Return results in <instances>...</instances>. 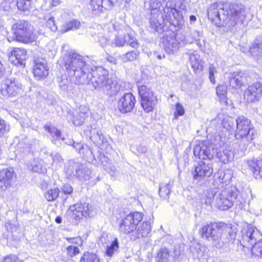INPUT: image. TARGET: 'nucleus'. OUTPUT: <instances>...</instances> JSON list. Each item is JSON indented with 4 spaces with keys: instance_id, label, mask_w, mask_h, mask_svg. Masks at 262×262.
I'll return each instance as SVG.
<instances>
[{
    "instance_id": "14",
    "label": "nucleus",
    "mask_w": 262,
    "mask_h": 262,
    "mask_svg": "<svg viewBox=\"0 0 262 262\" xmlns=\"http://www.w3.org/2000/svg\"><path fill=\"white\" fill-rule=\"evenodd\" d=\"M245 18V8L241 3L236 1L230 5V26L243 24Z\"/></svg>"
},
{
    "instance_id": "32",
    "label": "nucleus",
    "mask_w": 262,
    "mask_h": 262,
    "mask_svg": "<svg viewBox=\"0 0 262 262\" xmlns=\"http://www.w3.org/2000/svg\"><path fill=\"white\" fill-rule=\"evenodd\" d=\"M252 56L258 58L262 55V40L256 39L250 49Z\"/></svg>"
},
{
    "instance_id": "48",
    "label": "nucleus",
    "mask_w": 262,
    "mask_h": 262,
    "mask_svg": "<svg viewBox=\"0 0 262 262\" xmlns=\"http://www.w3.org/2000/svg\"><path fill=\"white\" fill-rule=\"evenodd\" d=\"M202 33L201 32L194 30L192 31L190 34V37L192 38V40L190 41V42L195 41L196 42V44L200 47H202V44L200 42V37L202 36Z\"/></svg>"
},
{
    "instance_id": "13",
    "label": "nucleus",
    "mask_w": 262,
    "mask_h": 262,
    "mask_svg": "<svg viewBox=\"0 0 262 262\" xmlns=\"http://www.w3.org/2000/svg\"><path fill=\"white\" fill-rule=\"evenodd\" d=\"M116 108L122 113L132 112L136 102L135 97L131 93H125L123 95L117 96Z\"/></svg>"
},
{
    "instance_id": "12",
    "label": "nucleus",
    "mask_w": 262,
    "mask_h": 262,
    "mask_svg": "<svg viewBox=\"0 0 262 262\" xmlns=\"http://www.w3.org/2000/svg\"><path fill=\"white\" fill-rule=\"evenodd\" d=\"M138 93L141 98V104L146 113L152 112L158 103L157 96L146 85L138 86Z\"/></svg>"
},
{
    "instance_id": "33",
    "label": "nucleus",
    "mask_w": 262,
    "mask_h": 262,
    "mask_svg": "<svg viewBox=\"0 0 262 262\" xmlns=\"http://www.w3.org/2000/svg\"><path fill=\"white\" fill-rule=\"evenodd\" d=\"M189 60L192 68L194 70H202L203 64L202 60L200 59V55L194 52L191 54L189 56Z\"/></svg>"
},
{
    "instance_id": "22",
    "label": "nucleus",
    "mask_w": 262,
    "mask_h": 262,
    "mask_svg": "<svg viewBox=\"0 0 262 262\" xmlns=\"http://www.w3.org/2000/svg\"><path fill=\"white\" fill-rule=\"evenodd\" d=\"M163 43L165 51L169 54L176 52L180 46V42L177 40L176 34L173 33L165 36Z\"/></svg>"
},
{
    "instance_id": "21",
    "label": "nucleus",
    "mask_w": 262,
    "mask_h": 262,
    "mask_svg": "<svg viewBox=\"0 0 262 262\" xmlns=\"http://www.w3.org/2000/svg\"><path fill=\"white\" fill-rule=\"evenodd\" d=\"M124 83L122 81L110 78L102 90L109 96H112L123 91L124 90Z\"/></svg>"
},
{
    "instance_id": "2",
    "label": "nucleus",
    "mask_w": 262,
    "mask_h": 262,
    "mask_svg": "<svg viewBox=\"0 0 262 262\" xmlns=\"http://www.w3.org/2000/svg\"><path fill=\"white\" fill-rule=\"evenodd\" d=\"M150 17L149 19L150 28L159 33H162L166 31L167 27H166V24L169 23L170 25H172L181 29L183 25H176L174 23V19L170 14H167L161 10L160 8H151Z\"/></svg>"
},
{
    "instance_id": "47",
    "label": "nucleus",
    "mask_w": 262,
    "mask_h": 262,
    "mask_svg": "<svg viewBox=\"0 0 262 262\" xmlns=\"http://www.w3.org/2000/svg\"><path fill=\"white\" fill-rule=\"evenodd\" d=\"M85 118V114L82 112H79L74 115L73 118V123L76 126L82 125Z\"/></svg>"
},
{
    "instance_id": "3",
    "label": "nucleus",
    "mask_w": 262,
    "mask_h": 262,
    "mask_svg": "<svg viewBox=\"0 0 262 262\" xmlns=\"http://www.w3.org/2000/svg\"><path fill=\"white\" fill-rule=\"evenodd\" d=\"M241 232L242 239H238L237 244L239 242L241 246L249 249L255 248L262 254V235L260 232L255 228L247 226Z\"/></svg>"
},
{
    "instance_id": "53",
    "label": "nucleus",
    "mask_w": 262,
    "mask_h": 262,
    "mask_svg": "<svg viewBox=\"0 0 262 262\" xmlns=\"http://www.w3.org/2000/svg\"><path fill=\"white\" fill-rule=\"evenodd\" d=\"M67 250L68 255L70 257L76 256L80 252L78 247L75 245H70L68 246Z\"/></svg>"
},
{
    "instance_id": "54",
    "label": "nucleus",
    "mask_w": 262,
    "mask_h": 262,
    "mask_svg": "<svg viewBox=\"0 0 262 262\" xmlns=\"http://www.w3.org/2000/svg\"><path fill=\"white\" fill-rule=\"evenodd\" d=\"M127 38L128 40H126V43L129 45L130 47L134 48H137L139 46V43L137 39L134 37L131 33L127 34Z\"/></svg>"
},
{
    "instance_id": "55",
    "label": "nucleus",
    "mask_w": 262,
    "mask_h": 262,
    "mask_svg": "<svg viewBox=\"0 0 262 262\" xmlns=\"http://www.w3.org/2000/svg\"><path fill=\"white\" fill-rule=\"evenodd\" d=\"M126 42V40L123 39V37L121 35L118 34L113 43L116 47H122Z\"/></svg>"
},
{
    "instance_id": "60",
    "label": "nucleus",
    "mask_w": 262,
    "mask_h": 262,
    "mask_svg": "<svg viewBox=\"0 0 262 262\" xmlns=\"http://www.w3.org/2000/svg\"><path fill=\"white\" fill-rule=\"evenodd\" d=\"M199 255L207 258L209 257L208 250L204 246H200L198 250Z\"/></svg>"
},
{
    "instance_id": "30",
    "label": "nucleus",
    "mask_w": 262,
    "mask_h": 262,
    "mask_svg": "<svg viewBox=\"0 0 262 262\" xmlns=\"http://www.w3.org/2000/svg\"><path fill=\"white\" fill-rule=\"evenodd\" d=\"M245 200L239 195V191L235 187H230V204L231 206H238L241 209L242 204L245 203Z\"/></svg>"
},
{
    "instance_id": "62",
    "label": "nucleus",
    "mask_w": 262,
    "mask_h": 262,
    "mask_svg": "<svg viewBox=\"0 0 262 262\" xmlns=\"http://www.w3.org/2000/svg\"><path fill=\"white\" fill-rule=\"evenodd\" d=\"M9 129L4 120L0 118V137Z\"/></svg>"
},
{
    "instance_id": "18",
    "label": "nucleus",
    "mask_w": 262,
    "mask_h": 262,
    "mask_svg": "<svg viewBox=\"0 0 262 262\" xmlns=\"http://www.w3.org/2000/svg\"><path fill=\"white\" fill-rule=\"evenodd\" d=\"M262 95V84L256 82L248 86L244 91V99L247 102L258 100Z\"/></svg>"
},
{
    "instance_id": "10",
    "label": "nucleus",
    "mask_w": 262,
    "mask_h": 262,
    "mask_svg": "<svg viewBox=\"0 0 262 262\" xmlns=\"http://www.w3.org/2000/svg\"><path fill=\"white\" fill-rule=\"evenodd\" d=\"M88 81L85 84H89L90 82L95 89L103 90L105 84L110 78H108V73L102 67H96L95 70L91 68L90 72H87Z\"/></svg>"
},
{
    "instance_id": "25",
    "label": "nucleus",
    "mask_w": 262,
    "mask_h": 262,
    "mask_svg": "<svg viewBox=\"0 0 262 262\" xmlns=\"http://www.w3.org/2000/svg\"><path fill=\"white\" fill-rule=\"evenodd\" d=\"M26 59V51L20 48H15L9 57L11 62L15 65H25Z\"/></svg>"
},
{
    "instance_id": "35",
    "label": "nucleus",
    "mask_w": 262,
    "mask_h": 262,
    "mask_svg": "<svg viewBox=\"0 0 262 262\" xmlns=\"http://www.w3.org/2000/svg\"><path fill=\"white\" fill-rule=\"evenodd\" d=\"M171 185L169 182L168 183H162L159 186V193L162 199H167L169 197L170 192Z\"/></svg>"
},
{
    "instance_id": "64",
    "label": "nucleus",
    "mask_w": 262,
    "mask_h": 262,
    "mask_svg": "<svg viewBox=\"0 0 262 262\" xmlns=\"http://www.w3.org/2000/svg\"><path fill=\"white\" fill-rule=\"evenodd\" d=\"M4 262H20L15 255H10L5 257Z\"/></svg>"
},
{
    "instance_id": "6",
    "label": "nucleus",
    "mask_w": 262,
    "mask_h": 262,
    "mask_svg": "<svg viewBox=\"0 0 262 262\" xmlns=\"http://www.w3.org/2000/svg\"><path fill=\"white\" fill-rule=\"evenodd\" d=\"M229 6L227 3L219 2L211 4L208 9V17L217 27L224 26L229 23Z\"/></svg>"
},
{
    "instance_id": "7",
    "label": "nucleus",
    "mask_w": 262,
    "mask_h": 262,
    "mask_svg": "<svg viewBox=\"0 0 262 262\" xmlns=\"http://www.w3.org/2000/svg\"><path fill=\"white\" fill-rule=\"evenodd\" d=\"M181 3V0H149V2L150 8H160L162 7L164 13L170 14L173 18H176L174 24L183 25V16L176 9L177 6Z\"/></svg>"
},
{
    "instance_id": "45",
    "label": "nucleus",
    "mask_w": 262,
    "mask_h": 262,
    "mask_svg": "<svg viewBox=\"0 0 262 262\" xmlns=\"http://www.w3.org/2000/svg\"><path fill=\"white\" fill-rule=\"evenodd\" d=\"M139 54L138 51L133 50L123 55L122 59L124 62L134 61L138 57Z\"/></svg>"
},
{
    "instance_id": "29",
    "label": "nucleus",
    "mask_w": 262,
    "mask_h": 262,
    "mask_svg": "<svg viewBox=\"0 0 262 262\" xmlns=\"http://www.w3.org/2000/svg\"><path fill=\"white\" fill-rule=\"evenodd\" d=\"M246 76L242 72L238 73H233L232 74V78L230 77V86L236 89V93L241 92V87L245 82Z\"/></svg>"
},
{
    "instance_id": "36",
    "label": "nucleus",
    "mask_w": 262,
    "mask_h": 262,
    "mask_svg": "<svg viewBox=\"0 0 262 262\" xmlns=\"http://www.w3.org/2000/svg\"><path fill=\"white\" fill-rule=\"evenodd\" d=\"M216 94L220 98V101L227 104V87L225 85H219L216 88Z\"/></svg>"
},
{
    "instance_id": "37",
    "label": "nucleus",
    "mask_w": 262,
    "mask_h": 262,
    "mask_svg": "<svg viewBox=\"0 0 262 262\" xmlns=\"http://www.w3.org/2000/svg\"><path fill=\"white\" fill-rule=\"evenodd\" d=\"M80 25L81 23L79 21L76 19H72L65 23L61 31L63 32H66L70 30H77Z\"/></svg>"
},
{
    "instance_id": "50",
    "label": "nucleus",
    "mask_w": 262,
    "mask_h": 262,
    "mask_svg": "<svg viewBox=\"0 0 262 262\" xmlns=\"http://www.w3.org/2000/svg\"><path fill=\"white\" fill-rule=\"evenodd\" d=\"M81 155H82L83 158L88 161H92L95 159L92 150L87 145H85L84 150L82 151Z\"/></svg>"
},
{
    "instance_id": "11",
    "label": "nucleus",
    "mask_w": 262,
    "mask_h": 262,
    "mask_svg": "<svg viewBox=\"0 0 262 262\" xmlns=\"http://www.w3.org/2000/svg\"><path fill=\"white\" fill-rule=\"evenodd\" d=\"M67 175L72 179H77L84 182L90 178L91 171L85 165L70 161L67 169Z\"/></svg>"
},
{
    "instance_id": "52",
    "label": "nucleus",
    "mask_w": 262,
    "mask_h": 262,
    "mask_svg": "<svg viewBox=\"0 0 262 262\" xmlns=\"http://www.w3.org/2000/svg\"><path fill=\"white\" fill-rule=\"evenodd\" d=\"M110 40V37L106 36L105 34L99 33L98 36V42L102 47L108 45Z\"/></svg>"
},
{
    "instance_id": "31",
    "label": "nucleus",
    "mask_w": 262,
    "mask_h": 262,
    "mask_svg": "<svg viewBox=\"0 0 262 262\" xmlns=\"http://www.w3.org/2000/svg\"><path fill=\"white\" fill-rule=\"evenodd\" d=\"M171 255L169 249L164 247L160 248L155 256L156 262H170Z\"/></svg>"
},
{
    "instance_id": "20",
    "label": "nucleus",
    "mask_w": 262,
    "mask_h": 262,
    "mask_svg": "<svg viewBox=\"0 0 262 262\" xmlns=\"http://www.w3.org/2000/svg\"><path fill=\"white\" fill-rule=\"evenodd\" d=\"M213 168L209 162L200 161L195 167L194 178L210 177L213 173Z\"/></svg>"
},
{
    "instance_id": "26",
    "label": "nucleus",
    "mask_w": 262,
    "mask_h": 262,
    "mask_svg": "<svg viewBox=\"0 0 262 262\" xmlns=\"http://www.w3.org/2000/svg\"><path fill=\"white\" fill-rule=\"evenodd\" d=\"M229 190L224 189L221 191L216 199V206L220 210H227L229 208Z\"/></svg>"
},
{
    "instance_id": "38",
    "label": "nucleus",
    "mask_w": 262,
    "mask_h": 262,
    "mask_svg": "<svg viewBox=\"0 0 262 262\" xmlns=\"http://www.w3.org/2000/svg\"><path fill=\"white\" fill-rule=\"evenodd\" d=\"M87 132V131H86ZM88 136L90 137V138L94 142H97L99 143L100 142H103L104 140V136L102 134H100L95 129H92L90 130L89 133H86Z\"/></svg>"
},
{
    "instance_id": "42",
    "label": "nucleus",
    "mask_w": 262,
    "mask_h": 262,
    "mask_svg": "<svg viewBox=\"0 0 262 262\" xmlns=\"http://www.w3.org/2000/svg\"><path fill=\"white\" fill-rule=\"evenodd\" d=\"M31 170L38 173L43 172V161L41 160L35 159L31 163Z\"/></svg>"
},
{
    "instance_id": "43",
    "label": "nucleus",
    "mask_w": 262,
    "mask_h": 262,
    "mask_svg": "<svg viewBox=\"0 0 262 262\" xmlns=\"http://www.w3.org/2000/svg\"><path fill=\"white\" fill-rule=\"evenodd\" d=\"M31 0H17V6L19 10L27 12L29 11L31 8Z\"/></svg>"
},
{
    "instance_id": "57",
    "label": "nucleus",
    "mask_w": 262,
    "mask_h": 262,
    "mask_svg": "<svg viewBox=\"0 0 262 262\" xmlns=\"http://www.w3.org/2000/svg\"><path fill=\"white\" fill-rule=\"evenodd\" d=\"M185 112L184 109L182 105L179 103H177L176 105V112L174 113V118L177 119L179 116H182Z\"/></svg>"
},
{
    "instance_id": "8",
    "label": "nucleus",
    "mask_w": 262,
    "mask_h": 262,
    "mask_svg": "<svg viewBox=\"0 0 262 262\" xmlns=\"http://www.w3.org/2000/svg\"><path fill=\"white\" fill-rule=\"evenodd\" d=\"M227 227L223 222L213 223L203 226L200 232L203 239L211 241L214 246L220 248L222 246L220 242L222 232Z\"/></svg>"
},
{
    "instance_id": "49",
    "label": "nucleus",
    "mask_w": 262,
    "mask_h": 262,
    "mask_svg": "<svg viewBox=\"0 0 262 262\" xmlns=\"http://www.w3.org/2000/svg\"><path fill=\"white\" fill-rule=\"evenodd\" d=\"M51 156L53 160V165H55L56 166H60L62 165L63 162V159L59 153H52L51 154Z\"/></svg>"
},
{
    "instance_id": "16",
    "label": "nucleus",
    "mask_w": 262,
    "mask_h": 262,
    "mask_svg": "<svg viewBox=\"0 0 262 262\" xmlns=\"http://www.w3.org/2000/svg\"><path fill=\"white\" fill-rule=\"evenodd\" d=\"M73 213L76 217L80 219L82 216L84 217H92L96 214L94 207L88 202H80L77 203L73 207Z\"/></svg>"
},
{
    "instance_id": "40",
    "label": "nucleus",
    "mask_w": 262,
    "mask_h": 262,
    "mask_svg": "<svg viewBox=\"0 0 262 262\" xmlns=\"http://www.w3.org/2000/svg\"><path fill=\"white\" fill-rule=\"evenodd\" d=\"M59 193V189L57 188H54L53 189L48 190L45 193L44 195L48 201H53L58 198Z\"/></svg>"
},
{
    "instance_id": "1",
    "label": "nucleus",
    "mask_w": 262,
    "mask_h": 262,
    "mask_svg": "<svg viewBox=\"0 0 262 262\" xmlns=\"http://www.w3.org/2000/svg\"><path fill=\"white\" fill-rule=\"evenodd\" d=\"M62 60L68 73L75 77V82L78 84H85L88 81L87 72L91 70L84 57L70 51L66 52Z\"/></svg>"
},
{
    "instance_id": "19",
    "label": "nucleus",
    "mask_w": 262,
    "mask_h": 262,
    "mask_svg": "<svg viewBox=\"0 0 262 262\" xmlns=\"http://www.w3.org/2000/svg\"><path fill=\"white\" fill-rule=\"evenodd\" d=\"M33 73L38 80L44 79L49 74L47 61L43 58H38L34 61Z\"/></svg>"
},
{
    "instance_id": "58",
    "label": "nucleus",
    "mask_w": 262,
    "mask_h": 262,
    "mask_svg": "<svg viewBox=\"0 0 262 262\" xmlns=\"http://www.w3.org/2000/svg\"><path fill=\"white\" fill-rule=\"evenodd\" d=\"M67 239L69 243L73 244L72 245L80 246L83 244V241L81 238L79 237L74 238H67Z\"/></svg>"
},
{
    "instance_id": "28",
    "label": "nucleus",
    "mask_w": 262,
    "mask_h": 262,
    "mask_svg": "<svg viewBox=\"0 0 262 262\" xmlns=\"http://www.w3.org/2000/svg\"><path fill=\"white\" fill-rule=\"evenodd\" d=\"M57 82L60 90L67 92L69 94H74L75 90L70 79L68 78L67 75H62L57 78Z\"/></svg>"
},
{
    "instance_id": "59",
    "label": "nucleus",
    "mask_w": 262,
    "mask_h": 262,
    "mask_svg": "<svg viewBox=\"0 0 262 262\" xmlns=\"http://www.w3.org/2000/svg\"><path fill=\"white\" fill-rule=\"evenodd\" d=\"M73 144V147L77 150H78L80 154H82V151L84 150L85 145H83L81 143L75 142L74 141H70L69 144Z\"/></svg>"
},
{
    "instance_id": "15",
    "label": "nucleus",
    "mask_w": 262,
    "mask_h": 262,
    "mask_svg": "<svg viewBox=\"0 0 262 262\" xmlns=\"http://www.w3.org/2000/svg\"><path fill=\"white\" fill-rule=\"evenodd\" d=\"M236 130L235 133V138L236 139H241L246 137L250 138L251 121L244 116H239L236 119Z\"/></svg>"
},
{
    "instance_id": "51",
    "label": "nucleus",
    "mask_w": 262,
    "mask_h": 262,
    "mask_svg": "<svg viewBox=\"0 0 262 262\" xmlns=\"http://www.w3.org/2000/svg\"><path fill=\"white\" fill-rule=\"evenodd\" d=\"M46 19H47L46 26L51 31L55 32L57 30V27L55 23L54 18L52 16H47Z\"/></svg>"
},
{
    "instance_id": "41",
    "label": "nucleus",
    "mask_w": 262,
    "mask_h": 262,
    "mask_svg": "<svg viewBox=\"0 0 262 262\" xmlns=\"http://www.w3.org/2000/svg\"><path fill=\"white\" fill-rule=\"evenodd\" d=\"M44 128L50 134L52 137L55 138L56 139L61 138V132L54 126L49 124H46L44 126Z\"/></svg>"
},
{
    "instance_id": "56",
    "label": "nucleus",
    "mask_w": 262,
    "mask_h": 262,
    "mask_svg": "<svg viewBox=\"0 0 262 262\" xmlns=\"http://www.w3.org/2000/svg\"><path fill=\"white\" fill-rule=\"evenodd\" d=\"M120 27V25L118 23L111 21L107 25L106 29L108 30V31L113 32V31H119Z\"/></svg>"
},
{
    "instance_id": "27",
    "label": "nucleus",
    "mask_w": 262,
    "mask_h": 262,
    "mask_svg": "<svg viewBox=\"0 0 262 262\" xmlns=\"http://www.w3.org/2000/svg\"><path fill=\"white\" fill-rule=\"evenodd\" d=\"M248 167L256 179H262V162L257 159H253L248 160Z\"/></svg>"
},
{
    "instance_id": "63",
    "label": "nucleus",
    "mask_w": 262,
    "mask_h": 262,
    "mask_svg": "<svg viewBox=\"0 0 262 262\" xmlns=\"http://www.w3.org/2000/svg\"><path fill=\"white\" fill-rule=\"evenodd\" d=\"M216 72V71L215 68L213 66H210L209 68V79L210 82L212 83H214L215 82V78L214 76V74Z\"/></svg>"
},
{
    "instance_id": "24",
    "label": "nucleus",
    "mask_w": 262,
    "mask_h": 262,
    "mask_svg": "<svg viewBox=\"0 0 262 262\" xmlns=\"http://www.w3.org/2000/svg\"><path fill=\"white\" fill-rule=\"evenodd\" d=\"M16 178V175L12 168H5L0 171V185L6 187L10 186Z\"/></svg>"
},
{
    "instance_id": "39",
    "label": "nucleus",
    "mask_w": 262,
    "mask_h": 262,
    "mask_svg": "<svg viewBox=\"0 0 262 262\" xmlns=\"http://www.w3.org/2000/svg\"><path fill=\"white\" fill-rule=\"evenodd\" d=\"M119 249V244L117 238L112 243L110 246H107L106 250V255L108 256L112 257L114 254L117 252Z\"/></svg>"
},
{
    "instance_id": "23",
    "label": "nucleus",
    "mask_w": 262,
    "mask_h": 262,
    "mask_svg": "<svg viewBox=\"0 0 262 262\" xmlns=\"http://www.w3.org/2000/svg\"><path fill=\"white\" fill-rule=\"evenodd\" d=\"M151 230V226L149 222H143L139 223L136 229L133 232V236L132 238L133 241H136L142 237H146L150 234Z\"/></svg>"
},
{
    "instance_id": "4",
    "label": "nucleus",
    "mask_w": 262,
    "mask_h": 262,
    "mask_svg": "<svg viewBox=\"0 0 262 262\" xmlns=\"http://www.w3.org/2000/svg\"><path fill=\"white\" fill-rule=\"evenodd\" d=\"M13 38L18 42L25 44L35 40L32 26L27 21L19 20L13 24L11 28Z\"/></svg>"
},
{
    "instance_id": "34",
    "label": "nucleus",
    "mask_w": 262,
    "mask_h": 262,
    "mask_svg": "<svg viewBox=\"0 0 262 262\" xmlns=\"http://www.w3.org/2000/svg\"><path fill=\"white\" fill-rule=\"evenodd\" d=\"M90 6L94 14H98L104 9L103 0H91Z\"/></svg>"
},
{
    "instance_id": "61",
    "label": "nucleus",
    "mask_w": 262,
    "mask_h": 262,
    "mask_svg": "<svg viewBox=\"0 0 262 262\" xmlns=\"http://www.w3.org/2000/svg\"><path fill=\"white\" fill-rule=\"evenodd\" d=\"M5 227L6 230L10 232H13L16 231L17 228L16 224L12 223L10 222H6L5 223Z\"/></svg>"
},
{
    "instance_id": "46",
    "label": "nucleus",
    "mask_w": 262,
    "mask_h": 262,
    "mask_svg": "<svg viewBox=\"0 0 262 262\" xmlns=\"http://www.w3.org/2000/svg\"><path fill=\"white\" fill-rule=\"evenodd\" d=\"M31 152V148L29 145L24 143H19L18 145L17 154H20L22 157H25Z\"/></svg>"
},
{
    "instance_id": "5",
    "label": "nucleus",
    "mask_w": 262,
    "mask_h": 262,
    "mask_svg": "<svg viewBox=\"0 0 262 262\" xmlns=\"http://www.w3.org/2000/svg\"><path fill=\"white\" fill-rule=\"evenodd\" d=\"M25 87L20 79L13 75L5 78L2 82L1 93L7 98L21 97L24 93Z\"/></svg>"
},
{
    "instance_id": "9",
    "label": "nucleus",
    "mask_w": 262,
    "mask_h": 262,
    "mask_svg": "<svg viewBox=\"0 0 262 262\" xmlns=\"http://www.w3.org/2000/svg\"><path fill=\"white\" fill-rule=\"evenodd\" d=\"M143 214L139 212H131L122 216L119 221V230L120 232L129 234L132 239L133 232L137 226L143 219Z\"/></svg>"
},
{
    "instance_id": "44",
    "label": "nucleus",
    "mask_w": 262,
    "mask_h": 262,
    "mask_svg": "<svg viewBox=\"0 0 262 262\" xmlns=\"http://www.w3.org/2000/svg\"><path fill=\"white\" fill-rule=\"evenodd\" d=\"M80 262H100V259L96 254L87 253L83 255Z\"/></svg>"
},
{
    "instance_id": "17",
    "label": "nucleus",
    "mask_w": 262,
    "mask_h": 262,
    "mask_svg": "<svg viewBox=\"0 0 262 262\" xmlns=\"http://www.w3.org/2000/svg\"><path fill=\"white\" fill-rule=\"evenodd\" d=\"M193 154L200 159H210L214 154V147L212 145L208 144V142L203 141L194 146Z\"/></svg>"
}]
</instances>
